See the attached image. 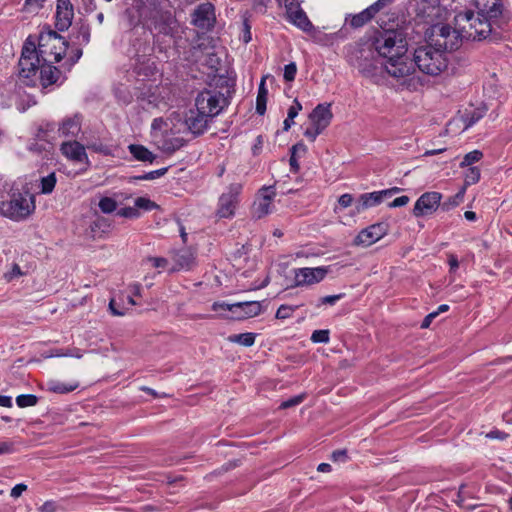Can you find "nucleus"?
<instances>
[{"label":"nucleus","instance_id":"nucleus-35","mask_svg":"<svg viewBox=\"0 0 512 512\" xmlns=\"http://www.w3.org/2000/svg\"><path fill=\"white\" fill-rule=\"evenodd\" d=\"M256 339V334L252 332L240 333V334H232L229 335L227 340L230 343H236L242 345L244 347H250L254 345Z\"/></svg>","mask_w":512,"mask_h":512},{"label":"nucleus","instance_id":"nucleus-62","mask_svg":"<svg viewBox=\"0 0 512 512\" xmlns=\"http://www.w3.org/2000/svg\"><path fill=\"white\" fill-rule=\"evenodd\" d=\"M410 198L406 195L395 198L392 202L388 204L390 208L402 207L408 204Z\"/></svg>","mask_w":512,"mask_h":512},{"label":"nucleus","instance_id":"nucleus-60","mask_svg":"<svg viewBox=\"0 0 512 512\" xmlns=\"http://www.w3.org/2000/svg\"><path fill=\"white\" fill-rule=\"evenodd\" d=\"M147 261L155 268H165L168 265V260L164 257H148Z\"/></svg>","mask_w":512,"mask_h":512},{"label":"nucleus","instance_id":"nucleus-34","mask_svg":"<svg viewBox=\"0 0 512 512\" xmlns=\"http://www.w3.org/2000/svg\"><path fill=\"white\" fill-rule=\"evenodd\" d=\"M110 229V223L104 217H98L90 224V233L92 238H99Z\"/></svg>","mask_w":512,"mask_h":512},{"label":"nucleus","instance_id":"nucleus-13","mask_svg":"<svg viewBox=\"0 0 512 512\" xmlns=\"http://www.w3.org/2000/svg\"><path fill=\"white\" fill-rule=\"evenodd\" d=\"M388 231V225L384 222L372 224L362 229L355 237L353 244L368 247L383 238Z\"/></svg>","mask_w":512,"mask_h":512},{"label":"nucleus","instance_id":"nucleus-3","mask_svg":"<svg viewBox=\"0 0 512 512\" xmlns=\"http://www.w3.org/2000/svg\"><path fill=\"white\" fill-rule=\"evenodd\" d=\"M410 61L414 68L417 66L421 72L431 76L439 75L448 66L445 52L430 41L427 45L418 47Z\"/></svg>","mask_w":512,"mask_h":512},{"label":"nucleus","instance_id":"nucleus-29","mask_svg":"<svg viewBox=\"0 0 512 512\" xmlns=\"http://www.w3.org/2000/svg\"><path fill=\"white\" fill-rule=\"evenodd\" d=\"M128 150L133 158L140 162L153 163L157 157L147 147L141 144H130Z\"/></svg>","mask_w":512,"mask_h":512},{"label":"nucleus","instance_id":"nucleus-25","mask_svg":"<svg viewBox=\"0 0 512 512\" xmlns=\"http://www.w3.org/2000/svg\"><path fill=\"white\" fill-rule=\"evenodd\" d=\"M39 72L40 83L43 88L56 84L61 76V71L50 62H42Z\"/></svg>","mask_w":512,"mask_h":512},{"label":"nucleus","instance_id":"nucleus-52","mask_svg":"<svg viewBox=\"0 0 512 512\" xmlns=\"http://www.w3.org/2000/svg\"><path fill=\"white\" fill-rule=\"evenodd\" d=\"M304 399H305V395L304 394L291 397L288 400L283 401L280 404V409H288V408L297 406L300 403H302Z\"/></svg>","mask_w":512,"mask_h":512},{"label":"nucleus","instance_id":"nucleus-2","mask_svg":"<svg viewBox=\"0 0 512 512\" xmlns=\"http://www.w3.org/2000/svg\"><path fill=\"white\" fill-rule=\"evenodd\" d=\"M455 20L461 25L465 22L469 25V29L465 24L462 25L463 32L466 33L467 39L486 40L497 42L503 38V33L507 31L510 17H482L478 13L468 10L456 15Z\"/></svg>","mask_w":512,"mask_h":512},{"label":"nucleus","instance_id":"nucleus-17","mask_svg":"<svg viewBox=\"0 0 512 512\" xmlns=\"http://www.w3.org/2000/svg\"><path fill=\"white\" fill-rule=\"evenodd\" d=\"M212 120L207 114L200 113L199 109L196 108L195 110H189L185 118V125L188 131L197 137L208 129L209 123Z\"/></svg>","mask_w":512,"mask_h":512},{"label":"nucleus","instance_id":"nucleus-20","mask_svg":"<svg viewBox=\"0 0 512 512\" xmlns=\"http://www.w3.org/2000/svg\"><path fill=\"white\" fill-rule=\"evenodd\" d=\"M235 79L227 75H215L209 83L210 90L223 93V97L231 100L235 93Z\"/></svg>","mask_w":512,"mask_h":512},{"label":"nucleus","instance_id":"nucleus-21","mask_svg":"<svg viewBox=\"0 0 512 512\" xmlns=\"http://www.w3.org/2000/svg\"><path fill=\"white\" fill-rule=\"evenodd\" d=\"M331 104H318L309 114V119L314 126L325 130L331 123L333 113L330 109Z\"/></svg>","mask_w":512,"mask_h":512},{"label":"nucleus","instance_id":"nucleus-4","mask_svg":"<svg viewBox=\"0 0 512 512\" xmlns=\"http://www.w3.org/2000/svg\"><path fill=\"white\" fill-rule=\"evenodd\" d=\"M35 198L29 191H13L8 200L0 202V214L13 221L27 219L35 211Z\"/></svg>","mask_w":512,"mask_h":512},{"label":"nucleus","instance_id":"nucleus-10","mask_svg":"<svg viewBox=\"0 0 512 512\" xmlns=\"http://www.w3.org/2000/svg\"><path fill=\"white\" fill-rule=\"evenodd\" d=\"M410 5L416 17L426 23H433L442 16L440 0H411Z\"/></svg>","mask_w":512,"mask_h":512},{"label":"nucleus","instance_id":"nucleus-12","mask_svg":"<svg viewBox=\"0 0 512 512\" xmlns=\"http://www.w3.org/2000/svg\"><path fill=\"white\" fill-rule=\"evenodd\" d=\"M442 194L436 191L423 193L415 202L413 215L417 218L431 215L441 208Z\"/></svg>","mask_w":512,"mask_h":512},{"label":"nucleus","instance_id":"nucleus-44","mask_svg":"<svg viewBox=\"0 0 512 512\" xmlns=\"http://www.w3.org/2000/svg\"><path fill=\"white\" fill-rule=\"evenodd\" d=\"M482 157L483 153L480 150H473L464 156L462 162L460 163V167L464 168L471 166L473 163L480 161Z\"/></svg>","mask_w":512,"mask_h":512},{"label":"nucleus","instance_id":"nucleus-61","mask_svg":"<svg viewBox=\"0 0 512 512\" xmlns=\"http://www.w3.org/2000/svg\"><path fill=\"white\" fill-rule=\"evenodd\" d=\"M353 200L354 198L351 194L345 193L338 198V203L342 208H347L352 205Z\"/></svg>","mask_w":512,"mask_h":512},{"label":"nucleus","instance_id":"nucleus-64","mask_svg":"<svg viewBox=\"0 0 512 512\" xmlns=\"http://www.w3.org/2000/svg\"><path fill=\"white\" fill-rule=\"evenodd\" d=\"M14 445L12 442L3 441L0 442V455L12 453Z\"/></svg>","mask_w":512,"mask_h":512},{"label":"nucleus","instance_id":"nucleus-5","mask_svg":"<svg viewBox=\"0 0 512 512\" xmlns=\"http://www.w3.org/2000/svg\"><path fill=\"white\" fill-rule=\"evenodd\" d=\"M37 52L43 62H59L65 55L68 42L57 31H41L38 37Z\"/></svg>","mask_w":512,"mask_h":512},{"label":"nucleus","instance_id":"nucleus-30","mask_svg":"<svg viewBox=\"0 0 512 512\" xmlns=\"http://www.w3.org/2000/svg\"><path fill=\"white\" fill-rule=\"evenodd\" d=\"M174 269H186L189 270L195 263L194 254L188 250L183 249L175 254L174 258Z\"/></svg>","mask_w":512,"mask_h":512},{"label":"nucleus","instance_id":"nucleus-41","mask_svg":"<svg viewBox=\"0 0 512 512\" xmlns=\"http://www.w3.org/2000/svg\"><path fill=\"white\" fill-rule=\"evenodd\" d=\"M480 176H481V173H480V169L478 167H476V166L469 167L467 169V171L465 172L463 187L466 188L467 186L476 184L480 180Z\"/></svg>","mask_w":512,"mask_h":512},{"label":"nucleus","instance_id":"nucleus-57","mask_svg":"<svg viewBox=\"0 0 512 512\" xmlns=\"http://www.w3.org/2000/svg\"><path fill=\"white\" fill-rule=\"evenodd\" d=\"M302 110V104L296 98L293 101V104L289 107L287 117L289 120H294V118L298 115V113Z\"/></svg>","mask_w":512,"mask_h":512},{"label":"nucleus","instance_id":"nucleus-63","mask_svg":"<svg viewBox=\"0 0 512 512\" xmlns=\"http://www.w3.org/2000/svg\"><path fill=\"white\" fill-rule=\"evenodd\" d=\"M27 490V485L23 483H19L15 485L10 492L11 497L18 498L21 496V494Z\"/></svg>","mask_w":512,"mask_h":512},{"label":"nucleus","instance_id":"nucleus-46","mask_svg":"<svg viewBox=\"0 0 512 512\" xmlns=\"http://www.w3.org/2000/svg\"><path fill=\"white\" fill-rule=\"evenodd\" d=\"M298 146H301L303 151L306 150V146L303 143H297L291 147V149H290L291 156L289 159V164H290V169L293 173H297L300 169L299 163L295 156L296 151L298 150Z\"/></svg>","mask_w":512,"mask_h":512},{"label":"nucleus","instance_id":"nucleus-6","mask_svg":"<svg viewBox=\"0 0 512 512\" xmlns=\"http://www.w3.org/2000/svg\"><path fill=\"white\" fill-rule=\"evenodd\" d=\"M463 38H466V33L463 32L462 25L460 29H456L442 24L433 25L429 41L446 53L457 50L461 46Z\"/></svg>","mask_w":512,"mask_h":512},{"label":"nucleus","instance_id":"nucleus-48","mask_svg":"<svg viewBox=\"0 0 512 512\" xmlns=\"http://www.w3.org/2000/svg\"><path fill=\"white\" fill-rule=\"evenodd\" d=\"M167 171H168V167H164L161 169L150 171L143 175L135 176L134 179H136V180H153V179L164 176L167 173Z\"/></svg>","mask_w":512,"mask_h":512},{"label":"nucleus","instance_id":"nucleus-15","mask_svg":"<svg viewBox=\"0 0 512 512\" xmlns=\"http://www.w3.org/2000/svg\"><path fill=\"white\" fill-rule=\"evenodd\" d=\"M215 21V8L210 2L201 3L192 14V24L203 30H211Z\"/></svg>","mask_w":512,"mask_h":512},{"label":"nucleus","instance_id":"nucleus-42","mask_svg":"<svg viewBox=\"0 0 512 512\" xmlns=\"http://www.w3.org/2000/svg\"><path fill=\"white\" fill-rule=\"evenodd\" d=\"M38 403V397L34 394H21L16 397V404L20 408L35 406Z\"/></svg>","mask_w":512,"mask_h":512},{"label":"nucleus","instance_id":"nucleus-27","mask_svg":"<svg viewBox=\"0 0 512 512\" xmlns=\"http://www.w3.org/2000/svg\"><path fill=\"white\" fill-rule=\"evenodd\" d=\"M384 197L381 191L361 194L355 203V212L361 213L362 211L375 207L383 201Z\"/></svg>","mask_w":512,"mask_h":512},{"label":"nucleus","instance_id":"nucleus-55","mask_svg":"<svg viewBox=\"0 0 512 512\" xmlns=\"http://www.w3.org/2000/svg\"><path fill=\"white\" fill-rule=\"evenodd\" d=\"M394 0H377L372 5L369 6L370 10L374 15L380 12L385 7L389 6L393 3Z\"/></svg>","mask_w":512,"mask_h":512},{"label":"nucleus","instance_id":"nucleus-58","mask_svg":"<svg viewBox=\"0 0 512 512\" xmlns=\"http://www.w3.org/2000/svg\"><path fill=\"white\" fill-rule=\"evenodd\" d=\"M77 39H81L82 43L87 44L90 40V28L88 25H81L78 30Z\"/></svg>","mask_w":512,"mask_h":512},{"label":"nucleus","instance_id":"nucleus-16","mask_svg":"<svg viewBox=\"0 0 512 512\" xmlns=\"http://www.w3.org/2000/svg\"><path fill=\"white\" fill-rule=\"evenodd\" d=\"M274 196V186H264L259 190V196L252 206V215L254 218L261 219L271 212Z\"/></svg>","mask_w":512,"mask_h":512},{"label":"nucleus","instance_id":"nucleus-36","mask_svg":"<svg viewBox=\"0 0 512 512\" xmlns=\"http://www.w3.org/2000/svg\"><path fill=\"white\" fill-rule=\"evenodd\" d=\"M374 14L370 10L369 7L364 9L358 14H355L351 17L350 26L353 28H360L368 23L372 18H374Z\"/></svg>","mask_w":512,"mask_h":512},{"label":"nucleus","instance_id":"nucleus-14","mask_svg":"<svg viewBox=\"0 0 512 512\" xmlns=\"http://www.w3.org/2000/svg\"><path fill=\"white\" fill-rule=\"evenodd\" d=\"M157 34L154 35V44L158 46L159 51H163L160 45V35L173 37L177 33V20L170 12L161 13L154 22Z\"/></svg>","mask_w":512,"mask_h":512},{"label":"nucleus","instance_id":"nucleus-33","mask_svg":"<svg viewBox=\"0 0 512 512\" xmlns=\"http://www.w3.org/2000/svg\"><path fill=\"white\" fill-rule=\"evenodd\" d=\"M268 90L265 87V77L261 79L256 98V113L264 115L266 112Z\"/></svg>","mask_w":512,"mask_h":512},{"label":"nucleus","instance_id":"nucleus-23","mask_svg":"<svg viewBox=\"0 0 512 512\" xmlns=\"http://www.w3.org/2000/svg\"><path fill=\"white\" fill-rule=\"evenodd\" d=\"M60 150L64 156L72 161L88 163V155L85 151V147L77 141L62 143Z\"/></svg>","mask_w":512,"mask_h":512},{"label":"nucleus","instance_id":"nucleus-19","mask_svg":"<svg viewBox=\"0 0 512 512\" xmlns=\"http://www.w3.org/2000/svg\"><path fill=\"white\" fill-rule=\"evenodd\" d=\"M477 12L482 17H510L504 12L502 0H475Z\"/></svg>","mask_w":512,"mask_h":512},{"label":"nucleus","instance_id":"nucleus-43","mask_svg":"<svg viewBox=\"0 0 512 512\" xmlns=\"http://www.w3.org/2000/svg\"><path fill=\"white\" fill-rule=\"evenodd\" d=\"M98 206L104 214H110L117 210V202L111 197H102Z\"/></svg>","mask_w":512,"mask_h":512},{"label":"nucleus","instance_id":"nucleus-37","mask_svg":"<svg viewBox=\"0 0 512 512\" xmlns=\"http://www.w3.org/2000/svg\"><path fill=\"white\" fill-rule=\"evenodd\" d=\"M56 183L57 177L55 172H52L47 176L41 177L39 184L40 193L45 195L51 194L55 189Z\"/></svg>","mask_w":512,"mask_h":512},{"label":"nucleus","instance_id":"nucleus-51","mask_svg":"<svg viewBox=\"0 0 512 512\" xmlns=\"http://www.w3.org/2000/svg\"><path fill=\"white\" fill-rule=\"evenodd\" d=\"M116 214L124 218H138L140 216L139 210L134 207H123L117 210Z\"/></svg>","mask_w":512,"mask_h":512},{"label":"nucleus","instance_id":"nucleus-56","mask_svg":"<svg viewBox=\"0 0 512 512\" xmlns=\"http://www.w3.org/2000/svg\"><path fill=\"white\" fill-rule=\"evenodd\" d=\"M324 130L321 129L320 127L318 126H314L312 124V127L310 128H307L305 131H304V136L306 138H308L310 141H315L317 136L320 135Z\"/></svg>","mask_w":512,"mask_h":512},{"label":"nucleus","instance_id":"nucleus-49","mask_svg":"<svg viewBox=\"0 0 512 512\" xmlns=\"http://www.w3.org/2000/svg\"><path fill=\"white\" fill-rule=\"evenodd\" d=\"M329 330H315L311 335V341L314 343H328Z\"/></svg>","mask_w":512,"mask_h":512},{"label":"nucleus","instance_id":"nucleus-7","mask_svg":"<svg viewBox=\"0 0 512 512\" xmlns=\"http://www.w3.org/2000/svg\"><path fill=\"white\" fill-rule=\"evenodd\" d=\"M229 104L230 101L223 97V93L206 88L199 92L195 99V107L211 119L218 116Z\"/></svg>","mask_w":512,"mask_h":512},{"label":"nucleus","instance_id":"nucleus-24","mask_svg":"<svg viewBox=\"0 0 512 512\" xmlns=\"http://www.w3.org/2000/svg\"><path fill=\"white\" fill-rule=\"evenodd\" d=\"M82 120L83 116L80 113L65 118L59 127L60 135L63 137H77L81 131Z\"/></svg>","mask_w":512,"mask_h":512},{"label":"nucleus","instance_id":"nucleus-59","mask_svg":"<svg viewBox=\"0 0 512 512\" xmlns=\"http://www.w3.org/2000/svg\"><path fill=\"white\" fill-rule=\"evenodd\" d=\"M343 296H344V294H337V295H328V296L321 297L319 299V304L317 306L324 305V304L334 305Z\"/></svg>","mask_w":512,"mask_h":512},{"label":"nucleus","instance_id":"nucleus-40","mask_svg":"<svg viewBox=\"0 0 512 512\" xmlns=\"http://www.w3.org/2000/svg\"><path fill=\"white\" fill-rule=\"evenodd\" d=\"M301 305H287V304H282L279 306V308L277 309L276 311V314H275V317L279 320H285V319H288L290 317H292L293 313L299 308L301 307Z\"/></svg>","mask_w":512,"mask_h":512},{"label":"nucleus","instance_id":"nucleus-32","mask_svg":"<svg viewBox=\"0 0 512 512\" xmlns=\"http://www.w3.org/2000/svg\"><path fill=\"white\" fill-rule=\"evenodd\" d=\"M186 145V140L182 137H166L162 141V150L167 154H173Z\"/></svg>","mask_w":512,"mask_h":512},{"label":"nucleus","instance_id":"nucleus-28","mask_svg":"<svg viewBox=\"0 0 512 512\" xmlns=\"http://www.w3.org/2000/svg\"><path fill=\"white\" fill-rule=\"evenodd\" d=\"M132 49L134 51L132 58L140 57L144 59L147 56H152L154 47L150 44L148 35L146 32L139 37H136L132 41Z\"/></svg>","mask_w":512,"mask_h":512},{"label":"nucleus","instance_id":"nucleus-45","mask_svg":"<svg viewBox=\"0 0 512 512\" xmlns=\"http://www.w3.org/2000/svg\"><path fill=\"white\" fill-rule=\"evenodd\" d=\"M134 206L137 210L143 209L145 211H151L158 208V205L155 202L146 197L136 198Z\"/></svg>","mask_w":512,"mask_h":512},{"label":"nucleus","instance_id":"nucleus-47","mask_svg":"<svg viewBox=\"0 0 512 512\" xmlns=\"http://www.w3.org/2000/svg\"><path fill=\"white\" fill-rule=\"evenodd\" d=\"M485 114V109H475L465 116V128L471 127L478 122Z\"/></svg>","mask_w":512,"mask_h":512},{"label":"nucleus","instance_id":"nucleus-8","mask_svg":"<svg viewBox=\"0 0 512 512\" xmlns=\"http://www.w3.org/2000/svg\"><path fill=\"white\" fill-rule=\"evenodd\" d=\"M42 62V58L38 56L36 43L30 35L22 47L21 57L18 62L19 76L25 79L35 76Z\"/></svg>","mask_w":512,"mask_h":512},{"label":"nucleus","instance_id":"nucleus-54","mask_svg":"<svg viewBox=\"0 0 512 512\" xmlns=\"http://www.w3.org/2000/svg\"><path fill=\"white\" fill-rule=\"evenodd\" d=\"M331 460L334 462H347L349 460L347 449L335 450L331 454Z\"/></svg>","mask_w":512,"mask_h":512},{"label":"nucleus","instance_id":"nucleus-11","mask_svg":"<svg viewBox=\"0 0 512 512\" xmlns=\"http://www.w3.org/2000/svg\"><path fill=\"white\" fill-rule=\"evenodd\" d=\"M294 283L290 286L302 287L321 282L329 272L328 267H304L294 269Z\"/></svg>","mask_w":512,"mask_h":512},{"label":"nucleus","instance_id":"nucleus-38","mask_svg":"<svg viewBox=\"0 0 512 512\" xmlns=\"http://www.w3.org/2000/svg\"><path fill=\"white\" fill-rule=\"evenodd\" d=\"M78 383H62L58 381H50L48 383V390L58 394H66L78 388Z\"/></svg>","mask_w":512,"mask_h":512},{"label":"nucleus","instance_id":"nucleus-50","mask_svg":"<svg viewBox=\"0 0 512 512\" xmlns=\"http://www.w3.org/2000/svg\"><path fill=\"white\" fill-rule=\"evenodd\" d=\"M38 510L40 512H57L58 510H63V507L54 500L45 501Z\"/></svg>","mask_w":512,"mask_h":512},{"label":"nucleus","instance_id":"nucleus-9","mask_svg":"<svg viewBox=\"0 0 512 512\" xmlns=\"http://www.w3.org/2000/svg\"><path fill=\"white\" fill-rule=\"evenodd\" d=\"M241 191L242 185L240 183H232L228 186L227 192L219 197L217 215L220 218H229L234 215Z\"/></svg>","mask_w":512,"mask_h":512},{"label":"nucleus","instance_id":"nucleus-39","mask_svg":"<svg viewBox=\"0 0 512 512\" xmlns=\"http://www.w3.org/2000/svg\"><path fill=\"white\" fill-rule=\"evenodd\" d=\"M465 187H462L455 195L449 197L444 202H441V209L443 211H449L463 202L465 195Z\"/></svg>","mask_w":512,"mask_h":512},{"label":"nucleus","instance_id":"nucleus-26","mask_svg":"<svg viewBox=\"0 0 512 512\" xmlns=\"http://www.w3.org/2000/svg\"><path fill=\"white\" fill-rule=\"evenodd\" d=\"M133 71L140 77L149 78L155 75L157 72L156 63L152 60L151 56H147L144 59L140 57L132 58Z\"/></svg>","mask_w":512,"mask_h":512},{"label":"nucleus","instance_id":"nucleus-31","mask_svg":"<svg viewBox=\"0 0 512 512\" xmlns=\"http://www.w3.org/2000/svg\"><path fill=\"white\" fill-rule=\"evenodd\" d=\"M73 16V7H69L67 10H56V29L58 31L67 30L72 24Z\"/></svg>","mask_w":512,"mask_h":512},{"label":"nucleus","instance_id":"nucleus-1","mask_svg":"<svg viewBox=\"0 0 512 512\" xmlns=\"http://www.w3.org/2000/svg\"><path fill=\"white\" fill-rule=\"evenodd\" d=\"M406 40L394 30H385L374 38L371 45H349L346 60L350 66L374 83L385 73L402 83L414 73V65L407 55Z\"/></svg>","mask_w":512,"mask_h":512},{"label":"nucleus","instance_id":"nucleus-22","mask_svg":"<svg viewBox=\"0 0 512 512\" xmlns=\"http://www.w3.org/2000/svg\"><path fill=\"white\" fill-rule=\"evenodd\" d=\"M227 310L238 314L239 319L254 317L261 313V304L258 301L237 302L227 305Z\"/></svg>","mask_w":512,"mask_h":512},{"label":"nucleus","instance_id":"nucleus-53","mask_svg":"<svg viewBox=\"0 0 512 512\" xmlns=\"http://www.w3.org/2000/svg\"><path fill=\"white\" fill-rule=\"evenodd\" d=\"M297 73V66L294 62H291L284 67V80L287 82H291L295 79Z\"/></svg>","mask_w":512,"mask_h":512},{"label":"nucleus","instance_id":"nucleus-18","mask_svg":"<svg viewBox=\"0 0 512 512\" xmlns=\"http://www.w3.org/2000/svg\"><path fill=\"white\" fill-rule=\"evenodd\" d=\"M293 5V1L288 2L286 0L285 7L288 20L303 32L310 33L314 31L315 28L306 13L301 8L293 10Z\"/></svg>","mask_w":512,"mask_h":512}]
</instances>
